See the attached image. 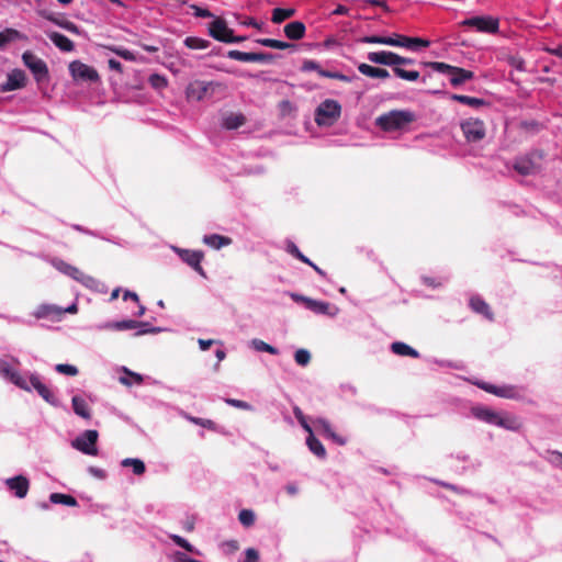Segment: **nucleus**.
I'll use <instances>...</instances> for the list:
<instances>
[{
  "mask_svg": "<svg viewBox=\"0 0 562 562\" xmlns=\"http://www.w3.org/2000/svg\"><path fill=\"white\" fill-rule=\"evenodd\" d=\"M0 376L23 391H36L46 403L54 407L60 406V401L55 392L42 382L41 376L36 372H27L23 375L12 368L7 360L0 358Z\"/></svg>",
  "mask_w": 562,
  "mask_h": 562,
  "instance_id": "obj_1",
  "label": "nucleus"
},
{
  "mask_svg": "<svg viewBox=\"0 0 562 562\" xmlns=\"http://www.w3.org/2000/svg\"><path fill=\"white\" fill-rule=\"evenodd\" d=\"M416 119L409 110H392L376 117L375 124L384 132H396L404 130Z\"/></svg>",
  "mask_w": 562,
  "mask_h": 562,
  "instance_id": "obj_2",
  "label": "nucleus"
},
{
  "mask_svg": "<svg viewBox=\"0 0 562 562\" xmlns=\"http://www.w3.org/2000/svg\"><path fill=\"white\" fill-rule=\"evenodd\" d=\"M544 155L542 150L533 149L513 161V169L521 176H532L541 170V161Z\"/></svg>",
  "mask_w": 562,
  "mask_h": 562,
  "instance_id": "obj_3",
  "label": "nucleus"
},
{
  "mask_svg": "<svg viewBox=\"0 0 562 562\" xmlns=\"http://www.w3.org/2000/svg\"><path fill=\"white\" fill-rule=\"evenodd\" d=\"M54 267L61 273L72 278L88 289L100 291V286L103 284L91 276L83 273L77 267H74L61 259L53 260Z\"/></svg>",
  "mask_w": 562,
  "mask_h": 562,
  "instance_id": "obj_4",
  "label": "nucleus"
},
{
  "mask_svg": "<svg viewBox=\"0 0 562 562\" xmlns=\"http://www.w3.org/2000/svg\"><path fill=\"white\" fill-rule=\"evenodd\" d=\"M341 114V105L338 101L326 99L323 101L315 111V122L318 126L334 125Z\"/></svg>",
  "mask_w": 562,
  "mask_h": 562,
  "instance_id": "obj_5",
  "label": "nucleus"
},
{
  "mask_svg": "<svg viewBox=\"0 0 562 562\" xmlns=\"http://www.w3.org/2000/svg\"><path fill=\"white\" fill-rule=\"evenodd\" d=\"M480 389L495 396L509 398V400H522L525 397V387L518 385L503 384L494 385L487 382H476Z\"/></svg>",
  "mask_w": 562,
  "mask_h": 562,
  "instance_id": "obj_6",
  "label": "nucleus"
},
{
  "mask_svg": "<svg viewBox=\"0 0 562 562\" xmlns=\"http://www.w3.org/2000/svg\"><path fill=\"white\" fill-rule=\"evenodd\" d=\"M99 438V434L94 429H88L81 432L78 437H76L71 441V447L76 450L88 454V456H97L98 448L97 441Z\"/></svg>",
  "mask_w": 562,
  "mask_h": 562,
  "instance_id": "obj_7",
  "label": "nucleus"
},
{
  "mask_svg": "<svg viewBox=\"0 0 562 562\" xmlns=\"http://www.w3.org/2000/svg\"><path fill=\"white\" fill-rule=\"evenodd\" d=\"M460 128L468 143L481 142L486 135V127L482 120L470 117L460 122Z\"/></svg>",
  "mask_w": 562,
  "mask_h": 562,
  "instance_id": "obj_8",
  "label": "nucleus"
},
{
  "mask_svg": "<svg viewBox=\"0 0 562 562\" xmlns=\"http://www.w3.org/2000/svg\"><path fill=\"white\" fill-rule=\"evenodd\" d=\"M23 64L31 70L37 82L47 80L49 71L46 63L34 53L26 50L22 54Z\"/></svg>",
  "mask_w": 562,
  "mask_h": 562,
  "instance_id": "obj_9",
  "label": "nucleus"
},
{
  "mask_svg": "<svg viewBox=\"0 0 562 562\" xmlns=\"http://www.w3.org/2000/svg\"><path fill=\"white\" fill-rule=\"evenodd\" d=\"M69 72L74 80L85 82H97L100 77L98 71L80 60H74L69 64Z\"/></svg>",
  "mask_w": 562,
  "mask_h": 562,
  "instance_id": "obj_10",
  "label": "nucleus"
},
{
  "mask_svg": "<svg viewBox=\"0 0 562 562\" xmlns=\"http://www.w3.org/2000/svg\"><path fill=\"white\" fill-rule=\"evenodd\" d=\"M465 26L474 27L477 32L495 34L498 32L499 22L490 15L473 16L462 22Z\"/></svg>",
  "mask_w": 562,
  "mask_h": 562,
  "instance_id": "obj_11",
  "label": "nucleus"
},
{
  "mask_svg": "<svg viewBox=\"0 0 562 562\" xmlns=\"http://www.w3.org/2000/svg\"><path fill=\"white\" fill-rule=\"evenodd\" d=\"M3 484L11 495L20 499L26 497L31 485L30 480L23 474L4 479Z\"/></svg>",
  "mask_w": 562,
  "mask_h": 562,
  "instance_id": "obj_12",
  "label": "nucleus"
},
{
  "mask_svg": "<svg viewBox=\"0 0 562 562\" xmlns=\"http://www.w3.org/2000/svg\"><path fill=\"white\" fill-rule=\"evenodd\" d=\"M173 251L181 258L183 262L190 266L200 276L205 277V271L201 266L203 259V252L199 250L182 249L179 247H172Z\"/></svg>",
  "mask_w": 562,
  "mask_h": 562,
  "instance_id": "obj_13",
  "label": "nucleus"
},
{
  "mask_svg": "<svg viewBox=\"0 0 562 562\" xmlns=\"http://www.w3.org/2000/svg\"><path fill=\"white\" fill-rule=\"evenodd\" d=\"M226 56L229 59L244 63H271L276 58V56L270 53H246L237 49L228 50Z\"/></svg>",
  "mask_w": 562,
  "mask_h": 562,
  "instance_id": "obj_14",
  "label": "nucleus"
},
{
  "mask_svg": "<svg viewBox=\"0 0 562 562\" xmlns=\"http://www.w3.org/2000/svg\"><path fill=\"white\" fill-rule=\"evenodd\" d=\"M218 86L214 81L195 80L188 86L187 94L192 100L201 101Z\"/></svg>",
  "mask_w": 562,
  "mask_h": 562,
  "instance_id": "obj_15",
  "label": "nucleus"
},
{
  "mask_svg": "<svg viewBox=\"0 0 562 562\" xmlns=\"http://www.w3.org/2000/svg\"><path fill=\"white\" fill-rule=\"evenodd\" d=\"M233 30L227 26L225 20L214 19L209 25V34L216 41L227 43Z\"/></svg>",
  "mask_w": 562,
  "mask_h": 562,
  "instance_id": "obj_16",
  "label": "nucleus"
},
{
  "mask_svg": "<svg viewBox=\"0 0 562 562\" xmlns=\"http://www.w3.org/2000/svg\"><path fill=\"white\" fill-rule=\"evenodd\" d=\"M26 83L25 72L21 69H13L7 76V81L1 86V91L9 92L21 89Z\"/></svg>",
  "mask_w": 562,
  "mask_h": 562,
  "instance_id": "obj_17",
  "label": "nucleus"
},
{
  "mask_svg": "<svg viewBox=\"0 0 562 562\" xmlns=\"http://www.w3.org/2000/svg\"><path fill=\"white\" fill-rule=\"evenodd\" d=\"M307 310L312 311L315 314L318 315H328L330 317H335L339 308L336 306H333L330 303L325 301H318L311 299V301H307Z\"/></svg>",
  "mask_w": 562,
  "mask_h": 562,
  "instance_id": "obj_18",
  "label": "nucleus"
},
{
  "mask_svg": "<svg viewBox=\"0 0 562 562\" xmlns=\"http://www.w3.org/2000/svg\"><path fill=\"white\" fill-rule=\"evenodd\" d=\"M471 413L476 419L482 420L488 425H494V426L497 425V420L501 415V413L495 412L485 406L472 407Z\"/></svg>",
  "mask_w": 562,
  "mask_h": 562,
  "instance_id": "obj_19",
  "label": "nucleus"
},
{
  "mask_svg": "<svg viewBox=\"0 0 562 562\" xmlns=\"http://www.w3.org/2000/svg\"><path fill=\"white\" fill-rule=\"evenodd\" d=\"M396 53L390 50L370 52L367 55L369 61L378 65L390 66L395 68Z\"/></svg>",
  "mask_w": 562,
  "mask_h": 562,
  "instance_id": "obj_20",
  "label": "nucleus"
},
{
  "mask_svg": "<svg viewBox=\"0 0 562 562\" xmlns=\"http://www.w3.org/2000/svg\"><path fill=\"white\" fill-rule=\"evenodd\" d=\"M314 425L315 427L322 431V434L324 436H326L327 438L331 439L333 441H335L336 443H338L339 446H344L346 445L347 440L345 438H342L341 436L337 435L330 423L325 419V418H317L315 422H314Z\"/></svg>",
  "mask_w": 562,
  "mask_h": 562,
  "instance_id": "obj_21",
  "label": "nucleus"
},
{
  "mask_svg": "<svg viewBox=\"0 0 562 562\" xmlns=\"http://www.w3.org/2000/svg\"><path fill=\"white\" fill-rule=\"evenodd\" d=\"M138 325V321L134 319H123L117 322H106L103 324H99L95 326V329L98 330H105V329H112V330H130V329H136Z\"/></svg>",
  "mask_w": 562,
  "mask_h": 562,
  "instance_id": "obj_22",
  "label": "nucleus"
},
{
  "mask_svg": "<svg viewBox=\"0 0 562 562\" xmlns=\"http://www.w3.org/2000/svg\"><path fill=\"white\" fill-rule=\"evenodd\" d=\"M283 32L289 40L299 41L305 36L306 27L303 22L293 21L284 26Z\"/></svg>",
  "mask_w": 562,
  "mask_h": 562,
  "instance_id": "obj_23",
  "label": "nucleus"
},
{
  "mask_svg": "<svg viewBox=\"0 0 562 562\" xmlns=\"http://www.w3.org/2000/svg\"><path fill=\"white\" fill-rule=\"evenodd\" d=\"M470 307L473 312L483 315L486 319L493 321L494 315L491 311L490 305L479 295L470 299Z\"/></svg>",
  "mask_w": 562,
  "mask_h": 562,
  "instance_id": "obj_24",
  "label": "nucleus"
},
{
  "mask_svg": "<svg viewBox=\"0 0 562 562\" xmlns=\"http://www.w3.org/2000/svg\"><path fill=\"white\" fill-rule=\"evenodd\" d=\"M47 36L61 52H72L75 49L74 42L61 33L50 32Z\"/></svg>",
  "mask_w": 562,
  "mask_h": 562,
  "instance_id": "obj_25",
  "label": "nucleus"
},
{
  "mask_svg": "<svg viewBox=\"0 0 562 562\" xmlns=\"http://www.w3.org/2000/svg\"><path fill=\"white\" fill-rule=\"evenodd\" d=\"M25 35L20 31L11 27H7L0 32V48L3 49L12 42L24 40Z\"/></svg>",
  "mask_w": 562,
  "mask_h": 562,
  "instance_id": "obj_26",
  "label": "nucleus"
},
{
  "mask_svg": "<svg viewBox=\"0 0 562 562\" xmlns=\"http://www.w3.org/2000/svg\"><path fill=\"white\" fill-rule=\"evenodd\" d=\"M71 405H72V409L76 415H78L85 419L91 418L90 408L83 397H81L79 395L72 396Z\"/></svg>",
  "mask_w": 562,
  "mask_h": 562,
  "instance_id": "obj_27",
  "label": "nucleus"
},
{
  "mask_svg": "<svg viewBox=\"0 0 562 562\" xmlns=\"http://www.w3.org/2000/svg\"><path fill=\"white\" fill-rule=\"evenodd\" d=\"M60 315H63V310L60 307H58L56 305H52V304H42L34 312V316L37 319L55 317V316H60Z\"/></svg>",
  "mask_w": 562,
  "mask_h": 562,
  "instance_id": "obj_28",
  "label": "nucleus"
},
{
  "mask_svg": "<svg viewBox=\"0 0 562 562\" xmlns=\"http://www.w3.org/2000/svg\"><path fill=\"white\" fill-rule=\"evenodd\" d=\"M246 122V117L241 113H229L223 117L222 126L226 130H237Z\"/></svg>",
  "mask_w": 562,
  "mask_h": 562,
  "instance_id": "obj_29",
  "label": "nucleus"
},
{
  "mask_svg": "<svg viewBox=\"0 0 562 562\" xmlns=\"http://www.w3.org/2000/svg\"><path fill=\"white\" fill-rule=\"evenodd\" d=\"M496 426L507 430L516 431L520 429L521 424L519 419L513 415L501 414Z\"/></svg>",
  "mask_w": 562,
  "mask_h": 562,
  "instance_id": "obj_30",
  "label": "nucleus"
},
{
  "mask_svg": "<svg viewBox=\"0 0 562 562\" xmlns=\"http://www.w3.org/2000/svg\"><path fill=\"white\" fill-rule=\"evenodd\" d=\"M391 350L393 353L397 355V356H402V357H413V358H418L419 357V352L412 348L411 346H408L407 344L405 342H402V341H395L391 345Z\"/></svg>",
  "mask_w": 562,
  "mask_h": 562,
  "instance_id": "obj_31",
  "label": "nucleus"
},
{
  "mask_svg": "<svg viewBox=\"0 0 562 562\" xmlns=\"http://www.w3.org/2000/svg\"><path fill=\"white\" fill-rule=\"evenodd\" d=\"M474 78V74L471 70L457 67L453 75L450 76V83L453 87H459L463 82Z\"/></svg>",
  "mask_w": 562,
  "mask_h": 562,
  "instance_id": "obj_32",
  "label": "nucleus"
},
{
  "mask_svg": "<svg viewBox=\"0 0 562 562\" xmlns=\"http://www.w3.org/2000/svg\"><path fill=\"white\" fill-rule=\"evenodd\" d=\"M306 445L312 453L316 457L324 459L326 457V450L323 443L314 436L313 431L308 432L306 438Z\"/></svg>",
  "mask_w": 562,
  "mask_h": 562,
  "instance_id": "obj_33",
  "label": "nucleus"
},
{
  "mask_svg": "<svg viewBox=\"0 0 562 562\" xmlns=\"http://www.w3.org/2000/svg\"><path fill=\"white\" fill-rule=\"evenodd\" d=\"M231 241H232L231 238L218 235V234L205 235L203 237V243L214 249H220L224 246H227L231 244Z\"/></svg>",
  "mask_w": 562,
  "mask_h": 562,
  "instance_id": "obj_34",
  "label": "nucleus"
},
{
  "mask_svg": "<svg viewBox=\"0 0 562 562\" xmlns=\"http://www.w3.org/2000/svg\"><path fill=\"white\" fill-rule=\"evenodd\" d=\"M256 43L261 46L270 47V48H274V49H288V48L294 49L296 47L292 43H288V42H283V41H279V40H274V38H257Z\"/></svg>",
  "mask_w": 562,
  "mask_h": 562,
  "instance_id": "obj_35",
  "label": "nucleus"
},
{
  "mask_svg": "<svg viewBox=\"0 0 562 562\" xmlns=\"http://www.w3.org/2000/svg\"><path fill=\"white\" fill-rule=\"evenodd\" d=\"M450 99L460 103H463L471 108H480L486 104V101L481 98L463 95V94H451Z\"/></svg>",
  "mask_w": 562,
  "mask_h": 562,
  "instance_id": "obj_36",
  "label": "nucleus"
},
{
  "mask_svg": "<svg viewBox=\"0 0 562 562\" xmlns=\"http://www.w3.org/2000/svg\"><path fill=\"white\" fill-rule=\"evenodd\" d=\"M49 502L53 504H60L69 507H75L78 505V502L74 496L63 493H52L49 495Z\"/></svg>",
  "mask_w": 562,
  "mask_h": 562,
  "instance_id": "obj_37",
  "label": "nucleus"
},
{
  "mask_svg": "<svg viewBox=\"0 0 562 562\" xmlns=\"http://www.w3.org/2000/svg\"><path fill=\"white\" fill-rule=\"evenodd\" d=\"M121 465L123 468H132V471L136 475H142L145 473L146 467L145 463L137 458H126L121 461Z\"/></svg>",
  "mask_w": 562,
  "mask_h": 562,
  "instance_id": "obj_38",
  "label": "nucleus"
},
{
  "mask_svg": "<svg viewBox=\"0 0 562 562\" xmlns=\"http://www.w3.org/2000/svg\"><path fill=\"white\" fill-rule=\"evenodd\" d=\"M294 14L295 10L293 8H276L272 11L271 21L279 24L284 20L292 18Z\"/></svg>",
  "mask_w": 562,
  "mask_h": 562,
  "instance_id": "obj_39",
  "label": "nucleus"
},
{
  "mask_svg": "<svg viewBox=\"0 0 562 562\" xmlns=\"http://www.w3.org/2000/svg\"><path fill=\"white\" fill-rule=\"evenodd\" d=\"M403 41L406 44V45H404V47L407 49H411V50H418L420 48H425L430 45V42L428 40H424L420 37L406 36V38H403Z\"/></svg>",
  "mask_w": 562,
  "mask_h": 562,
  "instance_id": "obj_40",
  "label": "nucleus"
},
{
  "mask_svg": "<svg viewBox=\"0 0 562 562\" xmlns=\"http://www.w3.org/2000/svg\"><path fill=\"white\" fill-rule=\"evenodd\" d=\"M250 346L256 351H259V352H268L270 355H278L279 353V350L276 347H273L272 345H269V344H267L263 340L258 339V338L252 339L250 341Z\"/></svg>",
  "mask_w": 562,
  "mask_h": 562,
  "instance_id": "obj_41",
  "label": "nucleus"
},
{
  "mask_svg": "<svg viewBox=\"0 0 562 562\" xmlns=\"http://www.w3.org/2000/svg\"><path fill=\"white\" fill-rule=\"evenodd\" d=\"M184 45L190 49H206L210 46V41L201 37L189 36L184 40Z\"/></svg>",
  "mask_w": 562,
  "mask_h": 562,
  "instance_id": "obj_42",
  "label": "nucleus"
},
{
  "mask_svg": "<svg viewBox=\"0 0 562 562\" xmlns=\"http://www.w3.org/2000/svg\"><path fill=\"white\" fill-rule=\"evenodd\" d=\"M393 72L396 77L406 81H417L420 77L417 70H405L402 67L393 68Z\"/></svg>",
  "mask_w": 562,
  "mask_h": 562,
  "instance_id": "obj_43",
  "label": "nucleus"
},
{
  "mask_svg": "<svg viewBox=\"0 0 562 562\" xmlns=\"http://www.w3.org/2000/svg\"><path fill=\"white\" fill-rule=\"evenodd\" d=\"M426 65L428 67H430L436 72L445 74V75H449V76L453 75V72L457 68L456 66H451L449 64L441 63V61H430V63H427Z\"/></svg>",
  "mask_w": 562,
  "mask_h": 562,
  "instance_id": "obj_44",
  "label": "nucleus"
},
{
  "mask_svg": "<svg viewBox=\"0 0 562 562\" xmlns=\"http://www.w3.org/2000/svg\"><path fill=\"white\" fill-rule=\"evenodd\" d=\"M181 415L190 423L194 424V425H198V426H201L203 428H206V429H214L215 428V424L213 420L211 419H205V418H200V417H194V416H191L184 412L181 413Z\"/></svg>",
  "mask_w": 562,
  "mask_h": 562,
  "instance_id": "obj_45",
  "label": "nucleus"
},
{
  "mask_svg": "<svg viewBox=\"0 0 562 562\" xmlns=\"http://www.w3.org/2000/svg\"><path fill=\"white\" fill-rule=\"evenodd\" d=\"M542 457L551 465L562 469V452L558 450H547Z\"/></svg>",
  "mask_w": 562,
  "mask_h": 562,
  "instance_id": "obj_46",
  "label": "nucleus"
},
{
  "mask_svg": "<svg viewBox=\"0 0 562 562\" xmlns=\"http://www.w3.org/2000/svg\"><path fill=\"white\" fill-rule=\"evenodd\" d=\"M321 77L338 79V80L345 81V82H352V81L359 79V77L357 75H355V74L351 75V76H347V75H344V74L338 72V71H329V70L322 71L321 72Z\"/></svg>",
  "mask_w": 562,
  "mask_h": 562,
  "instance_id": "obj_47",
  "label": "nucleus"
},
{
  "mask_svg": "<svg viewBox=\"0 0 562 562\" xmlns=\"http://www.w3.org/2000/svg\"><path fill=\"white\" fill-rule=\"evenodd\" d=\"M256 515L251 509H241L238 514V520L244 527H251L255 524Z\"/></svg>",
  "mask_w": 562,
  "mask_h": 562,
  "instance_id": "obj_48",
  "label": "nucleus"
},
{
  "mask_svg": "<svg viewBox=\"0 0 562 562\" xmlns=\"http://www.w3.org/2000/svg\"><path fill=\"white\" fill-rule=\"evenodd\" d=\"M285 250L292 255L293 257H295L296 259H299L300 261L304 262V263H311V260L301 252V250L299 249V247L291 240H288L286 241V246H285Z\"/></svg>",
  "mask_w": 562,
  "mask_h": 562,
  "instance_id": "obj_49",
  "label": "nucleus"
},
{
  "mask_svg": "<svg viewBox=\"0 0 562 562\" xmlns=\"http://www.w3.org/2000/svg\"><path fill=\"white\" fill-rule=\"evenodd\" d=\"M295 362L301 367H306L311 361V352L307 349H297L294 353Z\"/></svg>",
  "mask_w": 562,
  "mask_h": 562,
  "instance_id": "obj_50",
  "label": "nucleus"
},
{
  "mask_svg": "<svg viewBox=\"0 0 562 562\" xmlns=\"http://www.w3.org/2000/svg\"><path fill=\"white\" fill-rule=\"evenodd\" d=\"M136 329H137V331L135 333V336H140V335H145V334H155V333H160L162 330L160 327H154L147 322H138Z\"/></svg>",
  "mask_w": 562,
  "mask_h": 562,
  "instance_id": "obj_51",
  "label": "nucleus"
},
{
  "mask_svg": "<svg viewBox=\"0 0 562 562\" xmlns=\"http://www.w3.org/2000/svg\"><path fill=\"white\" fill-rule=\"evenodd\" d=\"M55 371L60 374H66L69 376H75L78 374V368L68 363H58L55 366Z\"/></svg>",
  "mask_w": 562,
  "mask_h": 562,
  "instance_id": "obj_52",
  "label": "nucleus"
},
{
  "mask_svg": "<svg viewBox=\"0 0 562 562\" xmlns=\"http://www.w3.org/2000/svg\"><path fill=\"white\" fill-rule=\"evenodd\" d=\"M301 69H302V71H316L319 76H321L322 71H326L325 69H323L321 67V65L316 60H313V59L304 60Z\"/></svg>",
  "mask_w": 562,
  "mask_h": 562,
  "instance_id": "obj_53",
  "label": "nucleus"
},
{
  "mask_svg": "<svg viewBox=\"0 0 562 562\" xmlns=\"http://www.w3.org/2000/svg\"><path fill=\"white\" fill-rule=\"evenodd\" d=\"M110 49L125 60L134 61L136 59L135 54L127 48L110 47Z\"/></svg>",
  "mask_w": 562,
  "mask_h": 562,
  "instance_id": "obj_54",
  "label": "nucleus"
},
{
  "mask_svg": "<svg viewBox=\"0 0 562 562\" xmlns=\"http://www.w3.org/2000/svg\"><path fill=\"white\" fill-rule=\"evenodd\" d=\"M46 19L69 32L78 33V26L70 21L60 22L57 19H55L53 15H47Z\"/></svg>",
  "mask_w": 562,
  "mask_h": 562,
  "instance_id": "obj_55",
  "label": "nucleus"
},
{
  "mask_svg": "<svg viewBox=\"0 0 562 562\" xmlns=\"http://www.w3.org/2000/svg\"><path fill=\"white\" fill-rule=\"evenodd\" d=\"M293 413H294V416L295 418L297 419V422L300 423V425L302 426V428L308 434L312 430V427L310 426V424L307 423L303 412L297 407L295 406L294 409H293Z\"/></svg>",
  "mask_w": 562,
  "mask_h": 562,
  "instance_id": "obj_56",
  "label": "nucleus"
},
{
  "mask_svg": "<svg viewBox=\"0 0 562 562\" xmlns=\"http://www.w3.org/2000/svg\"><path fill=\"white\" fill-rule=\"evenodd\" d=\"M403 38H406V36L400 34H394L393 36H385L384 45L404 47V45L406 44L404 43Z\"/></svg>",
  "mask_w": 562,
  "mask_h": 562,
  "instance_id": "obj_57",
  "label": "nucleus"
},
{
  "mask_svg": "<svg viewBox=\"0 0 562 562\" xmlns=\"http://www.w3.org/2000/svg\"><path fill=\"white\" fill-rule=\"evenodd\" d=\"M170 538L177 546L183 548L184 550H187L189 552H194L193 546L183 537L178 536V535H171Z\"/></svg>",
  "mask_w": 562,
  "mask_h": 562,
  "instance_id": "obj_58",
  "label": "nucleus"
},
{
  "mask_svg": "<svg viewBox=\"0 0 562 562\" xmlns=\"http://www.w3.org/2000/svg\"><path fill=\"white\" fill-rule=\"evenodd\" d=\"M376 69L378 67L364 63L358 65L359 72L370 78H375Z\"/></svg>",
  "mask_w": 562,
  "mask_h": 562,
  "instance_id": "obj_59",
  "label": "nucleus"
},
{
  "mask_svg": "<svg viewBox=\"0 0 562 562\" xmlns=\"http://www.w3.org/2000/svg\"><path fill=\"white\" fill-rule=\"evenodd\" d=\"M521 127L527 132L538 133L541 130L542 125L538 121L530 120L524 121L521 123Z\"/></svg>",
  "mask_w": 562,
  "mask_h": 562,
  "instance_id": "obj_60",
  "label": "nucleus"
},
{
  "mask_svg": "<svg viewBox=\"0 0 562 562\" xmlns=\"http://www.w3.org/2000/svg\"><path fill=\"white\" fill-rule=\"evenodd\" d=\"M225 402L233 406V407H236V408H240V409H245V411H250L251 409V405L245 401H241V400H235V398H226Z\"/></svg>",
  "mask_w": 562,
  "mask_h": 562,
  "instance_id": "obj_61",
  "label": "nucleus"
},
{
  "mask_svg": "<svg viewBox=\"0 0 562 562\" xmlns=\"http://www.w3.org/2000/svg\"><path fill=\"white\" fill-rule=\"evenodd\" d=\"M361 43L367 44H383L385 42V36H379V35H368L360 40Z\"/></svg>",
  "mask_w": 562,
  "mask_h": 562,
  "instance_id": "obj_62",
  "label": "nucleus"
},
{
  "mask_svg": "<svg viewBox=\"0 0 562 562\" xmlns=\"http://www.w3.org/2000/svg\"><path fill=\"white\" fill-rule=\"evenodd\" d=\"M259 553L254 548H248L245 551V561L244 562H258Z\"/></svg>",
  "mask_w": 562,
  "mask_h": 562,
  "instance_id": "obj_63",
  "label": "nucleus"
},
{
  "mask_svg": "<svg viewBox=\"0 0 562 562\" xmlns=\"http://www.w3.org/2000/svg\"><path fill=\"white\" fill-rule=\"evenodd\" d=\"M87 471L89 472V474L99 480H104L106 477V472L100 468L89 467Z\"/></svg>",
  "mask_w": 562,
  "mask_h": 562,
  "instance_id": "obj_64",
  "label": "nucleus"
}]
</instances>
